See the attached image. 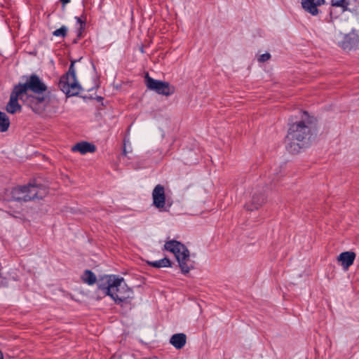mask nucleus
I'll return each instance as SVG.
<instances>
[{
    "instance_id": "12",
    "label": "nucleus",
    "mask_w": 359,
    "mask_h": 359,
    "mask_svg": "<svg viewBox=\"0 0 359 359\" xmlns=\"http://www.w3.org/2000/svg\"><path fill=\"white\" fill-rule=\"evenodd\" d=\"M266 201V197L261 192L255 191L252 195V198L249 202L245 204V208L249 211L257 210Z\"/></svg>"
},
{
    "instance_id": "2",
    "label": "nucleus",
    "mask_w": 359,
    "mask_h": 359,
    "mask_svg": "<svg viewBox=\"0 0 359 359\" xmlns=\"http://www.w3.org/2000/svg\"><path fill=\"white\" fill-rule=\"evenodd\" d=\"M97 287L104 296H109L116 304L130 303L133 291L125 283L123 278L116 275H104L98 278Z\"/></svg>"
},
{
    "instance_id": "22",
    "label": "nucleus",
    "mask_w": 359,
    "mask_h": 359,
    "mask_svg": "<svg viewBox=\"0 0 359 359\" xmlns=\"http://www.w3.org/2000/svg\"><path fill=\"white\" fill-rule=\"evenodd\" d=\"M348 3L346 2L345 0H332V6L337 7H341L344 10L347 9Z\"/></svg>"
},
{
    "instance_id": "25",
    "label": "nucleus",
    "mask_w": 359,
    "mask_h": 359,
    "mask_svg": "<svg viewBox=\"0 0 359 359\" xmlns=\"http://www.w3.org/2000/svg\"><path fill=\"white\" fill-rule=\"evenodd\" d=\"M63 5H65L70 2V0H60Z\"/></svg>"
},
{
    "instance_id": "3",
    "label": "nucleus",
    "mask_w": 359,
    "mask_h": 359,
    "mask_svg": "<svg viewBox=\"0 0 359 359\" xmlns=\"http://www.w3.org/2000/svg\"><path fill=\"white\" fill-rule=\"evenodd\" d=\"M164 249L175 255L183 274H187L194 268V262L190 258L188 248L181 242L170 240L165 242Z\"/></svg>"
},
{
    "instance_id": "19",
    "label": "nucleus",
    "mask_w": 359,
    "mask_h": 359,
    "mask_svg": "<svg viewBox=\"0 0 359 359\" xmlns=\"http://www.w3.org/2000/svg\"><path fill=\"white\" fill-rule=\"evenodd\" d=\"M10 121L6 113L0 111V132H5L8 130Z\"/></svg>"
},
{
    "instance_id": "20",
    "label": "nucleus",
    "mask_w": 359,
    "mask_h": 359,
    "mask_svg": "<svg viewBox=\"0 0 359 359\" xmlns=\"http://www.w3.org/2000/svg\"><path fill=\"white\" fill-rule=\"evenodd\" d=\"M132 151L131 144L129 138L128 137H125L123 139V154L126 156L128 153Z\"/></svg>"
},
{
    "instance_id": "8",
    "label": "nucleus",
    "mask_w": 359,
    "mask_h": 359,
    "mask_svg": "<svg viewBox=\"0 0 359 359\" xmlns=\"http://www.w3.org/2000/svg\"><path fill=\"white\" fill-rule=\"evenodd\" d=\"M311 136H286L285 143L288 152L296 154L311 144Z\"/></svg>"
},
{
    "instance_id": "10",
    "label": "nucleus",
    "mask_w": 359,
    "mask_h": 359,
    "mask_svg": "<svg viewBox=\"0 0 359 359\" xmlns=\"http://www.w3.org/2000/svg\"><path fill=\"white\" fill-rule=\"evenodd\" d=\"M15 85L10 96V100L6 105V111L10 114H15L20 111L21 106L18 103V100H22L27 104L25 96Z\"/></svg>"
},
{
    "instance_id": "1",
    "label": "nucleus",
    "mask_w": 359,
    "mask_h": 359,
    "mask_svg": "<svg viewBox=\"0 0 359 359\" xmlns=\"http://www.w3.org/2000/svg\"><path fill=\"white\" fill-rule=\"evenodd\" d=\"M16 86L25 96L27 106L34 111L40 112L44 108L48 99V87L38 75L26 76L24 83Z\"/></svg>"
},
{
    "instance_id": "5",
    "label": "nucleus",
    "mask_w": 359,
    "mask_h": 359,
    "mask_svg": "<svg viewBox=\"0 0 359 359\" xmlns=\"http://www.w3.org/2000/svg\"><path fill=\"white\" fill-rule=\"evenodd\" d=\"M74 63L75 61L71 62L69 70L60 77L58 83L60 90L67 97L78 95L82 89L76 80Z\"/></svg>"
},
{
    "instance_id": "23",
    "label": "nucleus",
    "mask_w": 359,
    "mask_h": 359,
    "mask_svg": "<svg viewBox=\"0 0 359 359\" xmlns=\"http://www.w3.org/2000/svg\"><path fill=\"white\" fill-rule=\"evenodd\" d=\"M271 58V55L269 53H264L261 55L259 58L258 61L259 62H265L268 61Z\"/></svg>"
},
{
    "instance_id": "14",
    "label": "nucleus",
    "mask_w": 359,
    "mask_h": 359,
    "mask_svg": "<svg viewBox=\"0 0 359 359\" xmlns=\"http://www.w3.org/2000/svg\"><path fill=\"white\" fill-rule=\"evenodd\" d=\"M325 4V0H302L303 8L313 15L318 13V6Z\"/></svg>"
},
{
    "instance_id": "18",
    "label": "nucleus",
    "mask_w": 359,
    "mask_h": 359,
    "mask_svg": "<svg viewBox=\"0 0 359 359\" xmlns=\"http://www.w3.org/2000/svg\"><path fill=\"white\" fill-rule=\"evenodd\" d=\"M81 280L83 283L89 285H92L96 282H98V279H97L95 274L88 269L84 271L83 274L81 276Z\"/></svg>"
},
{
    "instance_id": "15",
    "label": "nucleus",
    "mask_w": 359,
    "mask_h": 359,
    "mask_svg": "<svg viewBox=\"0 0 359 359\" xmlns=\"http://www.w3.org/2000/svg\"><path fill=\"white\" fill-rule=\"evenodd\" d=\"M355 253L351 251L341 252L337 257V261L344 269H348L354 262Z\"/></svg>"
},
{
    "instance_id": "21",
    "label": "nucleus",
    "mask_w": 359,
    "mask_h": 359,
    "mask_svg": "<svg viewBox=\"0 0 359 359\" xmlns=\"http://www.w3.org/2000/svg\"><path fill=\"white\" fill-rule=\"evenodd\" d=\"M67 34V28L66 26L62 25L60 28L55 30L53 32V35L55 36L65 37Z\"/></svg>"
},
{
    "instance_id": "9",
    "label": "nucleus",
    "mask_w": 359,
    "mask_h": 359,
    "mask_svg": "<svg viewBox=\"0 0 359 359\" xmlns=\"http://www.w3.org/2000/svg\"><path fill=\"white\" fill-rule=\"evenodd\" d=\"M153 205L161 211H168L171 203L166 205L165 194L164 187L157 184L152 191Z\"/></svg>"
},
{
    "instance_id": "17",
    "label": "nucleus",
    "mask_w": 359,
    "mask_h": 359,
    "mask_svg": "<svg viewBox=\"0 0 359 359\" xmlns=\"http://www.w3.org/2000/svg\"><path fill=\"white\" fill-rule=\"evenodd\" d=\"M147 264L150 266L157 269L171 266V262L167 257L156 261H147Z\"/></svg>"
},
{
    "instance_id": "26",
    "label": "nucleus",
    "mask_w": 359,
    "mask_h": 359,
    "mask_svg": "<svg viewBox=\"0 0 359 359\" xmlns=\"http://www.w3.org/2000/svg\"><path fill=\"white\" fill-rule=\"evenodd\" d=\"M0 359H3V355L1 351H0Z\"/></svg>"
},
{
    "instance_id": "11",
    "label": "nucleus",
    "mask_w": 359,
    "mask_h": 359,
    "mask_svg": "<svg viewBox=\"0 0 359 359\" xmlns=\"http://www.w3.org/2000/svg\"><path fill=\"white\" fill-rule=\"evenodd\" d=\"M339 46L345 50H350L359 47V35L353 31L344 37V40L339 42Z\"/></svg>"
},
{
    "instance_id": "7",
    "label": "nucleus",
    "mask_w": 359,
    "mask_h": 359,
    "mask_svg": "<svg viewBox=\"0 0 359 359\" xmlns=\"http://www.w3.org/2000/svg\"><path fill=\"white\" fill-rule=\"evenodd\" d=\"M147 87L156 93L165 96H170L175 91V88L168 82L154 79L147 73L144 77Z\"/></svg>"
},
{
    "instance_id": "4",
    "label": "nucleus",
    "mask_w": 359,
    "mask_h": 359,
    "mask_svg": "<svg viewBox=\"0 0 359 359\" xmlns=\"http://www.w3.org/2000/svg\"><path fill=\"white\" fill-rule=\"evenodd\" d=\"M46 194L47 190L45 188L32 184L18 186L11 191L12 199L19 202L42 199Z\"/></svg>"
},
{
    "instance_id": "24",
    "label": "nucleus",
    "mask_w": 359,
    "mask_h": 359,
    "mask_svg": "<svg viewBox=\"0 0 359 359\" xmlns=\"http://www.w3.org/2000/svg\"><path fill=\"white\" fill-rule=\"evenodd\" d=\"M77 23L80 24V32L84 29L86 25V17H84V20H82L81 18L76 17L75 18Z\"/></svg>"
},
{
    "instance_id": "13",
    "label": "nucleus",
    "mask_w": 359,
    "mask_h": 359,
    "mask_svg": "<svg viewBox=\"0 0 359 359\" xmlns=\"http://www.w3.org/2000/svg\"><path fill=\"white\" fill-rule=\"evenodd\" d=\"M73 152H79L82 155H85L87 153H94L96 151V147L94 144L81 141L72 147Z\"/></svg>"
},
{
    "instance_id": "16",
    "label": "nucleus",
    "mask_w": 359,
    "mask_h": 359,
    "mask_svg": "<svg viewBox=\"0 0 359 359\" xmlns=\"http://www.w3.org/2000/svg\"><path fill=\"white\" fill-rule=\"evenodd\" d=\"M187 342V336L184 333L173 334L170 339V343L177 349L182 348Z\"/></svg>"
},
{
    "instance_id": "6",
    "label": "nucleus",
    "mask_w": 359,
    "mask_h": 359,
    "mask_svg": "<svg viewBox=\"0 0 359 359\" xmlns=\"http://www.w3.org/2000/svg\"><path fill=\"white\" fill-rule=\"evenodd\" d=\"M300 118L299 121L294 122L293 118L289 119V128L287 135H294L296 133H306L309 132L308 130L309 126L314 124L316 122V119L311 116L307 111H299Z\"/></svg>"
}]
</instances>
